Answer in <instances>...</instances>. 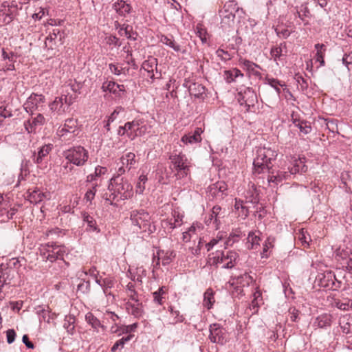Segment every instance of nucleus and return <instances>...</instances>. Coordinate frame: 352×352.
I'll return each mask as SVG.
<instances>
[{
  "mask_svg": "<svg viewBox=\"0 0 352 352\" xmlns=\"http://www.w3.org/2000/svg\"><path fill=\"white\" fill-rule=\"evenodd\" d=\"M283 48H286V43L285 42L280 43L279 46H274L272 47L270 50V54L275 61H277L278 59H280L283 55L282 53Z\"/></svg>",
  "mask_w": 352,
  "mask_h": 352,
  "instance_id": "obj_56",
  "label": "nucleus"
},
{
  "mask_svg": "<svg viewBox=\"0 0 352 352\" xmlns=\"http://www.w3.org/2000/svg\"><path fill=\"white\" fill-rule=\"evenodd\" d=\"M296 237L300 242L301 245L303 248H307L309 246V241H311L310 235L307 231L304 228L300 229L298 232L296 233Z\"/></svg>",
  "mask_w": 352,
  "mask_h": 352,
  "instance_id": "obj_43",
  "label": "nucleus"
},
{
  "mask_svg": "<svg viewBox=\"0 0 352 352\" xmlns=\"http://www.w3.org/2000/svg\"><path fill=\"white\" fill-rule=\"evenodd\" d=\"M125 308L128 314L133 316L135 318H140L144 314L142 309V303L140 300L138 301H130L128 300L125 303Z\"/></svg>",
  "mask_w": 352,
  "mask_h": 352,
  "instance_id": "obj_24",
  "label": "nucleus"
},
{
  "mask_svg": "<svg viewBox=\"0 0 352 352\" xmlns=\"http://www.w3.org/2000/svg\"><path fill=\"white\" fill-rule=\"evenodd\" d=\"M113 8L120 15L125 16L126 14L130 13L131 6L123 0H118L113 4Z\"/></svg>",
  "mask_w": 352,
  "mask_h": 352,
  "instance_id": "obj_39",
  "label": "nucleus"
},
{
  "mask_svg": "<svg viewBox=\"0 0 352 352\" xmlns=\"http://www.w3.org/2000/svg\"><path fill=\"white\" fill-rule=\"evenodd\" d=\"M96 283L102 288L103 292L106 296H112L110 289L113 288L115 285V280L113 278H100L99 279L96 280Z\"/></svg>",
  "mask_w": 352,
  "mask_h": 352,
  "instance_id": "obj_31",
  "label": "nucleus"
},
{
  "mask_svg": "<svg viewBox=\"0 0 352 352\" xmlns=\"http://www.w3.org/2000/svg\"><path fill=\"white\" fill-rule=\"evenodd\" d=\"M276 239L273 236H269L263 245V251L261 252V258H267L270 257L272 250L274 247Z\"/></svg>",
  "mask_w": 352,
  "mask_h": 352,
  "instance_id": "obj_37",
  "label": "nucleus"
},
{
  "mask_svg": "<svg viewBox=\"0 0 352 352\" xmlns=\"http://www.w3.org/2000/svg\"><path fill=\"white\" fill-rule=\"evenodd\" d=\"M157 59L153 57H148V58L144 60L142 65V69L148 73V77L151 79L155 78L154 69H157Z\"/></svg>",
  "mask_w": 352,
  "mask_h": 352,
  "instance_id": "obj_30",
  "label": "nucleus"
},
{
  "mask_svg": "<svg viewBox=\"0 0 352 352\" xmlns=\"http://www.w3.org/2000/svg\"><path fill=\"white\" fill-rule=\"evenodd\" d=\"M228 185L223 181H218L208 187L209 195L216 199L223 200L227 195Z\"/></svg>",
  "mask_w": 352,
  "mask_h": 352,
  "instance_id": "obj_13",
  "label": "nucleus"
},
{
  "mask_svg": "<svg viewBox=\"0 0 352 352\" xmlns=\"http://www.w3.org/2000/svg\"><path fill=\"white\" fill-rule=\"evenodd\" d=\"M221 206H214L210 212L208 219L206 221L208 225L214 224L216 229L219 228L221 224V219L224 217V214L222 212Z\"/></svg>",
  "mask_w": 352,
  "mask_h": 352,
  "instance_id": "obj_22",
  "label": "nucleus"
},
{
  "mask_svg": "<svg viewBox=\"0 0 352 352\" xmlns=\"http://www.w3.org/2000/svg\"><path fill=\"white\" fill-rule=\"evenodd\" d=\"M36 313L39 316L40 320H43L44 321H47L49 322L50 320V311L47 309H45L43 307H38L36 309Z\"/></svg>",
  "mask_w": 352,
  "mask_h": 352,
  "instance_id": "obj_64",
  "label": "nucleus"
},
{
  "mask_svg": "<svg viewBox=\"0 0 352 352\" xmlns=\"http://www.w3.org/2000/svg\"><path fill=\"white\" fill-rule=\"evenodd\" d=\"M16 210L10 208L8 201L3 199V195L0 193V218L2 221H7L13 218Z\"/></svg>",
  "mask_w": 352,
  "mask_h": 352,
  "instance_id": "obj_19",
  "label": "nucleus"
},
{
  "mask_svg": "<svg viewBox=\"0 0 352 352\" xmlns=\"http://www.w3.org/2000/svg\"><path fill=\"white\" fill-rule=\"evenodd\" d=\"M340 326L344 333L348 334L352 333V316H344L340 320Z\"/></svg>",
  "mask_w": 352,
  "mask_h": 352,
  "instance_id": "obj_44",
  "label": "nucleus"
},
{
  "mask_svg": "<svg viewBox=\"0 0 352 352\" xmlns=\"http://www.w3.org/2000/svg\"><path fill=\"white\" fill-rule=\"evenodd\" d=\"M126 293L129 300L131 301H138L140 300L139 298V294L136 292L135 288V285L132 283H129L126 286Z\"/></svg>",
  "mask_w": 352,
  "mask_h": 352,
  "instance_id": "obj_52",
  "label": "nucleus"
},
{
  "mask_svg": "<svg viewBox=\"0 0 352 352\" xmlns=\"http://www.w3.org/2000/svg\"><path fill=\"white\" fill-rule=\"evenodd\" d=\"M102 91L109 92L116 97H122L126 92L125 87L123 85H119L111 80H106L101 87Z\"/></svg>",
  "mask_w": 352,
  "mask_h": 352,
  "instance_id": "obj_18",
  "label": "nucleus"
},
{
  "mask_svg": "<svg viewBox=\"0 0 352 352\" xmlns=\"http://www.w3.org/2000/svg\"><path fill=\"white\" fill-rule=\"evenodd\" d=\"M138 123H142L140 120H135L132 122H126V127L128 129V134L136 133L138 131Z\"/></svg>",
  "mask_w": 352,
  "mask_h": 352,
  "instance_id": "obj_63",
  "label": "nucleus"
},
{
  "mask_svg": "<svg viewBox=\"0 0 352 352\" xmlns=\"http://www.w3.org/2000/svg\"><path fill=\"white\" fill-rule=\"evenodd\" d=\"M210 340L221 345L225 344L229 340V334L227 330L218 323H214L209 327Z\"/></svg>",
  "mask_w": 352,
  "mask_h": 352,
  "instance_id": "obj_11",
  "label": "nucleus"
},
{
  "mask_svg": "<svg viewBox=\"0 0 352 352\" xmlns=\"http://www.w3.org/2000/svg\"><path fill=\"white\" fill-rule=\"evenodd\" d=\"M352 254V249L346 245H340L336 251V256L342 260L347 261Z\"/></svg>",
  "mask_w": 352,
  "mask_h": 352,
  "instance_id": "obj_48",
  "label": "nucleus"
},
{
  "mask_svg": "<svg viewBox=\"0 0 352 352\" xmlns=\"http://www.w3.org/2000/svg\"><path fill=\"white\" fill-rule=\"evenodd\" d=\"M169 160L170 162V168L176 171L175 176L177 179L184 178L190 175L191 164L186 155L182 153H173L169 156Z\"/></svg>",
  "mask_w": 352,
  "mask_h": 352,
  "instance_id": "obj_5",
  "label": "nucleus"
},
{
  "mask_svg": "<svg viewBox=\"0 0 352 352\" xmlns=\"http://www.w3.org/2000/svg\"><path fill=\"white\" fill-rule=\"evenodd\" d=\"M119 34L122 36H126L128 39L131 41H136L138 34L137 32L133 30V27L126 23H124L120 26L119 30Z\"/></svg>",
  "mask_w": 352,
  "mask_h": 352,
  "instance_id": "obj_36",
  "label": "nucleus"
},
{
  "mask_svg": "<svg viewBox=\"0 0 352 352\" xmlns=\"http://www.w3.org/2000/svg\"><path fill=\"white\" fill-rule=\"evenodd\" d=\"M53 148L52 144H45L42 146L37 153H34L33 161L38 167H41L43 164L47 162V156Z\"/></svg>",
  "mask_w": 352,
  "mask_h": 352,
  "instance_id": "obj_20",
  "label": "nucleus"
},
{
  "mask_svg": "<svg viewBox=\"0 0 352 352\" xmlns=\"http://www.w3.org/2000/svg\"><path fill=\"white\" fill-rule=\"evenodd\" d=\"M196 34L203 43H206L207 41V31L202 25L198 24L197 25Z\"/></svg>",
  "mask_w": 352,
  "mask_h": 352,
  "instance_id": "obj_62",
  "label": "nucleus"
},
{
  "mask_svg": "<svg viewBox=\"0 0 352 352\" xmlns=\"http://www.w3.org/2000/svg\"><path fill=\"white\" fill-rule=\"evenodd\" d=\"M78 121L74 118H67L63 125H60L56 134L63 142H72L80 133Z\"/></svg>",
  "mask_w": 352,
  "mask_h": 352,
  "instance_id": "obj_9",
  "label": "nucleus"
},
{
  "mask_svg": "<svg viewBox=\"0 0 352 352\" xmlns=\"http://www.w3.org/2000/svg\"><path fill=\"white\" fill-rule=\"evenodd\" d=\"M58 98L69 108V107L75 102L76 99V94H72L68 91V90H66Z\"/></svg>",
  "mask_w": 352,
  "mask_h": 352,
  "instance_id": "obj_54",
  "label": "nucleus"
},
{
  "mask_svg": "<svg viewBox=\"0 0 352 352\" xmlns=\"http://www.w3.org/2000/svg\"><path fill=\"white\" fill-rule=\"evenodd\" d=\"M322 278H320V285L329 289L337 290L341 287V282L336 279V275L331 271H327L321 274Z\"/></svg>",
  "mask_w": 352,
  "mask_h": 352,
  "instance_id": "obj_15",
  "label": "nucleus"
},
{
  "mask_svg": "<svg viewBox=\"0 0 352 352\" xmlns=\"http://www.w3.org/2000/svg\"><path fill=\"white\" fill-rule=\"evenodd\" d=\"M64 36L63 32H61L58 28H54L52 32H50L49 35L45 38V47L49 49H53L56 40H58L61 44Z\"/></svg>",
  "mask_w": 352,
  "mask_h": 352,
  "instance_id": "obj_25",
  "label": "nucleus"
},
{
  "mask_svg": "<svg viewBox=\"0 0 352 352\" xmlns=\"http://www.w3.org/2000/svg\"><path fill=\"white\" fill-rule=\"evenodd\" d=\"M332 316L329 314H323L317 316L314 322V328L326 329L331 327L332 323Z\"/></svg>",
  "mask_w": 352,
  "mask_h": 352,
  "instance_id": "obj_27",
  "label": "nucleus"
},
{
  "mask_svg": "<svg viewBox=\"0 0 352 352\" xmlns=\"http://www.w3.org/2000/svg\"><path fill=\"white\" fill-rule=\"evenodd\" d=\"M277 153L270 148H258L254 159V174H261L270 170L273 161L276 160Z\"/></svg>",
  "mask_w": 352,
  "mask_h": 352,
  "instance_id": "obj_3",
  "label": "nucleus"
},
{
  "mask_svg": "<svg viewBox=\"0 0 352 352\" xmlns=\"http://www.w3.org/2000/svg\"><path fill=\"white\" fill-rule=\"evenodd\" d=\"M15 271L3 264L0 265V290L4 285L10 284L14 276Z\"/></svg>",
  "mask_w": 352,
  "mask_h": 352,
  "instance_id": "obj_23",
  "label": "nucleus"
},
{
  "mask_svg": "<svg viewBox=\"0 0 352 352\" xmlns=\"http://www.w3.org/2000/svg\"><path fill=\"white\" fill-rule=\"evenodd\" d=\"M14 19L12 8L7 2H3L0 8V21L4 24H9Z\"/></svg>",
  "mask_w": 352,
  "mask_h": 352,
  "instance_id": "obj_28",
  "label": "nucleus"
},
{
  "mask_svg": "<svg viewBox=\"0 0 352 352\" xmlns=\"http://www.w3.org/2000/svg\"><path fill=\"white\" fill-rule=\"evenodd\" d=\"M172 217L162 221V225L164 229L172 231L175 228L179 227L183 223L184 215L178 210L172 211Z\"/></svg>",
  "mask_w": 352,
  "mask_h": 352,
  "instance_id": "obj_16",
  "label": "nucleus"
},
{
  "mask_svg": "<svg viewBox=\"0 0 352 352\" xmlns=\"http://www.w3.org/2000/svg\"><path fill=\"white\" fill-rule=\"evenodd\" d=\"M160 41L164 45H166V46H168L169 47L172 48L174 51L177 52L181 51L180 45L175 41V40L173 39V36L172 35L168 36L164 34H162L160 36Z\"/></svg>",
  "mask_w": 352,
  "mask_h": 352,
  "instance_id": "obj_40",
  "label": "nucleus"
},
{
  "mask_svg": "<svg viewBox=\"0 0 352 352\" xmlns=\"http://www.w3.org/2000/svg\"><path fill=\"white\" fill-rule=\"evenodd\" d=\"M75 322L76 318L72 315L66 316L64 319L63 327L70 335H74L76 332L74 325Z\"/></svg>",
  "mask_w": 352,
  "mask_h": 352,
  "instance_id": "obj_47",
  "label": "nucleus"
},
{
  "mask_svg": "<svg viewBox=\"0 0 352 352\" xmlns=\"http://www.w3.org/2000/svg\"><path fill=\"white\" fill-rule=\"evenodd\" d=\"M132 335H129L126 337H123L118 340L111 347V352H117L118 349L121 350L123 349L125 343L129 342L132 338Z\"/></svg>",
  "mask_w": 352,
  "mask_h": 352,
  "instance_id": "obj_58",
  "label": "nucleus"
},
{
  "mask_svg": "<svg viewBox=\"0 0 352 352\" xmlns=\"http://www.w3.org/2000/svg\"><path fill=\"white\" fill-rule=\"evenodd\" d=\"M111 192L109 194L106 193L103 198L104 199L105 201L107 202L110 205H114V201H119L120 196L116 193V192L114 191H110Z\"/></svg>",
  "mask_w": 352,
  "mask_h": 352,
  "instance_id": "obj_60",
  "label": "nucleus"
},
{
  "mask_svg": "<svg viewBox=\"0 0 352 352\" xmlns=\"http://www.w3.org/2000/svg\"><path fill=\"white\" fill-rule=\"evenodd\" d=\"M307 166L304 164L303 162L298 159L294 161V164L292 167H288V171L273 169L271 166L270 170H267L268 177L267 181L270 184L278 185L284 180L289 179L292 175L296 173H303L307 172Z\"/></svg>",
  "mask_w": 352,
  "mask_h": 352,
  "instance_id": "obj_1",
  "label": "nucleus"
},
{
  "mask_svg": "<svg viewBox=\"0 0 352 352\" xmlns=\"http://www.w3.org/2000/svg\"><path fill=\"white\" fill-rule=\"evenodd\" d=\"M201 230V226L198 223H193L192 225L182 234V241L184 243L189 242L193 235L197 234V230Z\"/></svg>",
  "mask_w": 352,
  "mask_h": 352,
  "instance_id": "obj_42",
  "label": "nucleus"
},
{
  "mask_svg": "<svg viewBox=\"0 0 352 352\" xmlns=\"http://www.w3.org/2000/svg\"><path fill=\"white\" fill-rule=\"evenodd\" d=\"M214 302L215 300L214 297V292L212 289L209 288L205 292L204 294L203 305L208 309H210L212 307Z\"/></svg>",
  "mask_w": 352,
  "mask_h": 352,
  "instance_id": "obj_49",
  "label": "nucleus"
},
{
  "mask_svg": "<svg viewBox=\"0 0 352 352\" xmlns=\"http://www.w3.org/2000/svg\"><path fill=\"white\" fill-rule=\"evenodd\" d=\"M67 249L64 245H57L56 243H47L41 245L39 254L42 259L51 263L56 260H63Z\"/></svg>",
  "mask_w": 352,
  "mask_h": 352,
  "instance_id": "obj_6",
  "label": "nucleus"
},
{
  "mask_svg": "<svg viewBox=\"0 0 352 352\" xmlns=\"http://www.w3.org/2000/svg\"><path fill=\"white\" fill-rule=\"evenodd\" d=\"M203 131L201 127H197L193 133H188L184 135L182 138L181 141L185 144L199 143L202 140L201 135Z\"/></svg>",
  "mask_w": 352,
  "mask_h": 352,
  "instance_id": "obj_26",
  "label": "nucleus"
},
{
  "mask_svg": "<svg viewBox=\"0 0 352 352\" xmlns=\"http://www.w3.org/2000/svg\"><path fill=\"white\" fill-rule=\"evenodd\" d=\"M253 280V278L249 274L245 272L238 276H232L230 280V283H231L232 285L236 284L240 285V287H245L250 285Z\"/></svg>",
  "mask_w": 352,
  "mask_h": 352,
  "instance_id": "obj_35",
  "label": "nucleus"
},
{
  "mask_svg": "<svg viewBox=\"0 0 352 352\" xmlns=\"http://www.w3.org/2000/svg\"><path fill=\"white\" fill-rule=\"evenodd\" d=\"M130 219L133 232L151 234L155 231V226L150 214L143 209L132 210Z\"/></svg>",
  "mask_w": 352,
  "mask_h": 352,
  "instance_id": "obj_2",
  "label": "nucleus"
},
{
  "mask_svg": "<svg viewBox=\"0 0 352 352\" xmlns=\"http://www.w3.org/2000/svg\"><path fill=\"white\" fill-rule=\"evenodd\" d=\"M231 4H226L223 10L219 11L220 16L221 17V23H225L230 25V23H234L235 14L232 10H230L229 8Z\"/></svg>",
  "mask_w": 352,
  "mask_h": 352,
  "instance_id": "obj_33",
  "label": "nucleus"
},
{
  "mask_svg": "<svg viewBox=\"0 0 352 352\" xmlns=\"http://www.w3.org/2000/svg\"><path fill=\"white\" fill-rule=\"evenodd\" d=\"M248 242L250 245L249 248L256 250L260 245L261 238L258 234H256V232H250L248 236Z\"/></svg>",
  "mask_w": 352,
  "mask_h": 352,
  "instance_id": "obj_50",
  "label": "nucleus"
},
{
  "mask_svg": "<svg viewBox=\"0 0 352 352\" xmlns=\"http://www.w3.org/2000/svg\"><path fill=\"white\" fill-rule=\"evenodd\" d=\"M83 221L87 223V226L90 230L95 231L97 230L96 221L95 219L90 216L87 212H83L82 214Z\"/></svg>",
  "mask_w": 352,
  "mask_h": 352,
  "instance_id": "obj_59",
  "label": "nucleus"
},
{
  "mask_svg": "<svg viewBox=\"0 0 352 352\" xmlns=\"http://www.w3.org/2000/svg\"><path fill=\"white\" fill-rule=\"evenodd\" d=\"M28 200L34 204L41 203L43 199H50V192L48 191L43 192L40 188L36 187L34 189H28L27 191Z\"/></svg>",
  "mask_w": 352,
  "mask_h": 352,
  "instance_id": "obj_17",
  "label": "nucleus"
},
{
  "mask_svg": "<svg viewBox=\"0 0 352 352\" xmlns=\"http://www.w3.org/2000/svg\"><path fill=\"white\" fill-rule=\"evenodd\" d=\"M148 178L147 176L142 174L140 175L138 182L136 185V192L139 193H142L145 189V184L147 182Z\"/></svg>",
  "mask_w": 352,
  "mask_h": 352,
  "instance_id": "obj_61",
  "label": "nucleus"
},
{
  "mask_svg": "<svg viewBox=\"0 0 352 352\" xmlns=\"http://www.w3.org/2000/svg\"><path fill=\"white\" fill-rule=\"evenodd\" d=\"M241 232L240 230H235L232 232L229 237L223 242L225 249L228 247L232 246L235 243L238 242L241 237Z\"/></svg>",
  "mask_w": 352,
  "mask_h": 352,
  "instance_id": "obj_46",
  "label": "nucleus"
},
{
  "mask_svg": "<svg viewBox=\"0 0 352 352\" xmlns=\"http://www.w3.org/2000/svg\"><path fill=\"white\" fill-rule=\"evenodd\" d=\"M167 294L168 289L166 288V287H160L157 291L152 293L153 302L157 305H164Z\"/></svg>",
  "mask_w": 352,
  "mask_h": 352,
  "instance_id": "obj_38",
  "label": "nucleus"
},
{
  "mask_svg": "<svg viewBox=\"0 0 352 352\" xmlns=\"http://www.w3.org/2000/svg\"><path fill=\"white\" fill-rule=\"evenodd\" d=\"M45 123V118L41 113L31 117L24 122V127L28 133H35Z\"/></svg>",
  "mask_w": 352,
  "mask_h": 352,
  "instance_id": "obj_12",
  "label": "nucleus"
},
{
  "mask_svg": "<svg viewBox=\"0 0 352 352\" xmlns=\"http://www.w3.org/2000/svg\"><path fill=\"white\" fill-rule=\"evenodd\" d=\"M100 186V182H96L93 184L91 188H89L86 192L84 199L86 200L87 202H91V201L94 199L96 193L97 192V188Z\"/></svg>",
  "mask_w": 352,
  "mask_h": 352,
  "instance_id": "obj_57",
  "label": "nucleus"
},
{
  "mask_svg": "<svg viewBox=\"0 0 352 352\" xmlns=\"http://www.w3.org/2000/svg\"><path fill=\"white\" fill-rule=\"evenodd\" d=\"M184 87L188 89L191 96L197 98H204L206 92L205 87L199 82H190L189 80H185Z\"/></svg>",
  "mask_w": 352,
  "mask_h": 352,
  "instance_id": "obj_21",
  "label": "nucleus"
},
{
  "mask_svg": "<svg viewBox=\"0 0 352 352\" xmlns=\"http://www.w3.org/2000/svg\"><path fill=\"white\" fill-rule=\"evenodd\" d=\"M258 193L257 192V190L256 188L254 187V185L253 184L252 186V189H250L246 192V194L245 195L247 202H250L252 204H257L259 201L258 199Z\"/></svg>",
  "mask_w": 352,
  "mask_h": 352,
  "instance_id": "obj_53",
  "label": "nucleus"
},
{
  "mask_svg": "<svg viewBox=\"0 0 352 352\" xmlns=\"http://www.w3.org/2000/svg\"><path fill=\"white\" fill-rule=\"evenodd\" d=\"M168 311L173 318L172 324L181 323L185 320L184 316L180 314V311L171 305L168 307Z\"/></svg>",
  "mask_w": 352,
  "mask_h": 352,
  "instance_id": "obj_45",
  "label": "nucleus"
},
{
  "mask_svg": "<svg viewBox=\"0 0 352 352\" xmlns=\"http://www.w3.org/2000/svg\"><path fill=\"white\" fill-rule=\"evenodd\" d=\"M85 320L87 322L97 331H98L99 327L103 328V325H102L100 321L91 312L86 314Z\"/></svg>",
  "mask_w": 352,
  "mask_h": 352,
  "instance_id": "obj_51",
  "label": "nucleus"
},
{
  "mask_svg": "<svg viewBox=\"0 0 352 352\" xmlns=\"http://www.w3.org/2000/svg\"><path fill=\"white\" fill-rule=\"evenodd\" d=\"M315 49L317 51L315 56L316 61L320 63V67L324 66V56L327 50L326 46L322 43H317L315 45Z\"/></svg>",
  "mask_w": 352,
  "mask_h": 352,
  "instance_id": "obj_41",
  "label": "nucleus"
},
{
  "mask_svg": "<svg viewBox=\"0 0 352 352\" xmlns=\"http://www.w3.org/2000/svg\"><path fill=\"white\" fill-rule=\"evenodd\" d=\"M120 160L121 164L125 166L127 170H130L132 168H135L138 164V161L135 159V155L132 152H129L123 155L120 158Z\"/></svg>",
  "mask_w": 352,
  "mask_h": 352,
  "instance_id": "obj_32",
  "label": "nucleus"
},
{
  "mask_svg": "<svg viewBox=\"0 0 352 352\" xmlns=\"http://www.w3.org/2000/svg\"><path fill=\"white\" fill-rule=\"evenodd\" d=\"M49 107L52 113L58 116L63 115L68 110V107L58 97H56L54 101L49 104Z\"/></svg>",
  "mask_w": 352,
  "mask_h": 352,
  "instance_id": "obj_29",
  "label": "nucleus"
},
{
  "mask_svg": "<svg viewBox=\"0 0 352 352\" xmlns=\"http://www.w3.org/2000/svg\"><path fill=\"white\" fill-rule=\"evenodd\" d=\"M108 188L109 191L116 192L122 200L127 199L133 195V186L124 177H113L110 179Z\"/></svg>",
  "mask_w": 352,
  "mask_h": 352,
  "instance_id": "obj_8",
  "label": "nucleus"
},
{
  "mask_svg": "<svg viewBox=\"0 0 352 352\" xmlns=\"http://www.w3.org/2000/svg\"><path fill=\"white\" fill-rule=\"evenodd\" d=\"M63 155L68 161L63 167L65 169L68 168L69 164L77 166H84L89 159V152L82 146H76L70 148L63 153Z\"/></svg>",
  "mask_w": 352,
  "mask_h": 352,
  "instance_id": "obj_7",
  "label": "nucleus"
},
{
  "mask_svg": "<svg viewBox=\"0 0 352 352\" xmlns=\"http://www.w3.org/2000/svg\"><path fill=\"white\" fill-rule=\"evenodd\" d=\"M245 111H251V108L254 107L255 103L257 102V96L254 90L250 87L245 89Z\"/></svg>",
  "mask_w": 352,
  "mask_h": 352,
  "instance_id": "obj_34",
  "label": "nucleus"
},
{
  "mask_svg": "<svg viewBox=\"0 0 352 352\" xmlns=\"http://www.w3.org/2000/svg\"><path fill=\"white\" fill-rule=\"evenodd\" d=\"M46 99L42 94L32 93L27 99L23 107L26 112L34 115V111H43L45 107Z\"/></svg>",
  "mask_w": 352,
  "mask_h": 352,
  "instance_id": "obj_10",
  "label": "nucleus"
},
{
  "mask_svg": "<svg viewBox=\"0 0 352 352\" xmlns=\"http://www.w3.org/2000/svg\"><path fill=\"white\" fill-rule=\"evenodd\" d=\"M175 256L176 253L173 250H168L166 252L161 250L162 265H168L175 258Z\"/></svg>",
  "mask_w": 352,
  "mask_h": 352,
  "instance_id": "obj_55",
  "label": "nucleus"
},
{
  "mask_svg": "<svg viewBox=\"0 0 352 352\" xmlns=\"http://www.w3.org/2000/svg\"><path fill=\"white\" fill-rule=\"evenodd\" d=\"M209 260L210 265L216 267L232 269L239 262V255L232 250L217 251L210 254Z\"/></svg>",
  "mask_w": 352,
  "mask_h": 352,
  "instance_id": "obj_4",
  "label": "nucleus"
},
{
  "mask_svg": "<svg viewBox=\"0 0 352 352\" xmlns=\"http://www.w3.org/2000/svg\"><path fill=\"white\" fill-rule=\"evenodd\" d=\"M239 66L246 72L248 77L254 76L255 78H261L262 76L259 69H261L260 65L254 63L249 60L241 58L239 60Z\"/></svg>",
  "mask_w": 352,
  "mask_h": 352,
  "instance_id": "obj_14",
  "label": "nucleus"
}]
</instances>
